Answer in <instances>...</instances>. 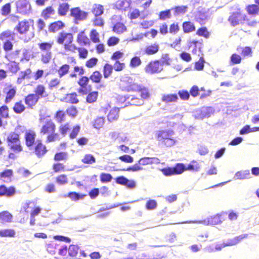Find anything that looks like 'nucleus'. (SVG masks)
Here are the masks:
<instances>
[{"label": "nucleus", "instance_id": "obj_1", "mask_svg": "<svg viewBox=\"0 0 259 259\" xmlns=\"http://www.w3.org/2000/svg\"><path fill=\"white\" fill-rule=\"evenodd\" d=\"M199 169L200 166L198 162L193 160L187 166L182 163H178L174 167H167L162 168L161 171L164 176H170L181 174L186 170L198 171Z\"/></svg>", "mask_w": 259, "mask_h": 259}, {"label": "nucleus", "instance_id": "obj_2", "mask_svg": "<svg viewBox=\"0 0 259 259\" xmlns=\"http://www.w3.org/2000/svg\"><path fill=\"white\" fill-rule=\"evenodd\" d=\"M174 135V132L171 130L160 131L157 133V138L160 144L171 147L176 143L173 139Z\"/></svg>", "mask_w": 259, "mask_h": 259}, {"label": "nucleus", "instance_id": "obj_3", "mask_svg": "<svg viewBox=\"0 0 259 259\" xmlns=\"http://www.w3.org/2000/svg\"><path fill=\"white\" fill-rule=\"evenodd\" d=\"M8 146L15 152H19L22 150L19 140V135L15 133H11L7 137Z\"/></svg>", "mask_w": 259, "mask_h": 259}, {"label": "nucleus", "instance_id": "obj_4", "mask_svg": "<svg viewBox=\"0 0 259 259\" xmlns=\"http://www.w3.org/2000/svg\"><path fill=\"white\" fill-rule=\"evenodd\" d=\"M214 112V109L212 107H202L195 110L193 112V116L198 119H203L208 118Z\"/></svg>", "mask_w": 259, "mask_h": 259}, {"label": "nucleus", "instance_id": "obj_5", "mask_svg": "<svg viewBox=\"0 0 259 259\" xmlns=\"http://www.w3.org/2000/svg\"><path fill=\"white\" fill-rule=\"evenodd\" d=\"M70 11V15L74 18V23L76 24H78L79 21L85 20L88 15V12L82 11L79 7L71 8Z\"/></svg>", "mask_w": 259, "mask_h": 259}, {"label": "nucleus", "instance_id": "obj_6", "mask_svg": "<svg viewBox=\"0 0 259 259\" xmlns=\"http://www.w3.org/2000/svg\"><path fill=\"white\" fill-rule=\"evenodd\" d=\"M118 102H121V106L119 108H123L128 105L140 106L144 104V98H116Z\"/></svg>", "mask_w": 259, "mask_h": 259}, {"label": "nucleus", "instance_id": "obj_7", "mask_svg": "<svg viewBox=\"0 0 259 259\" xmlns=\"http://www.w3.org/2000/svg\"><path fill=\"white\" fill-rule=\"evenodd\" d=\"M160 61L158 60L150 62L145 68V72L151 74L159 73L163 70Z\"/></svg>", "mask_w": 259, "mask_h": 259}, {"label": "nucleus", "instance_id": "obj_8", "mask_svg": "<svg viewBox=\"0 0 259 259\" xmlns=\"http://www.w3.org/2000/svg\"><path fill=\"white\" fill-rule=\"evenodd\" d=\"M247 16L245 15H242L240 12L233 13L228 19L232 26L235 27L239 24H243V21H248Z\"/></svg>", "mask_w": 259, "mask_h": 259}, {"label": "nucleus", "instance_id": "obj_9", "mask_svg": "<svg viewBox=\"0 0 259 259\" xmlns=\"http://www.w3.org/2000/svg\"><path fill=\"white\" fill-rule=\"evenodd\" d=\"M17 11L18 13L26 15L30 13L31 6L29 2L27 0H19L16 2Z\"/></svg>", "mask_w": 259, "mask_h": 259}, {"label": "nucleus", "instance_id": "obj_10", "mask_svg": "<svg viewBox=\"0 0 259 259\" xmlns=\"http://www.w3.org/2000/svg\"><path fill=\"white\" fill-rule=\"evenodd\" d=\"M33 20L31 19L29 21L24 20L19 22L14 30L20 34H24L28 31L30 24L33 25Z\"/></svg>", "mask_w": 259, "mask_h": 259}, {"label": "nucleus", "instance_id": "obj_11", "mask_svg": "<svg viewBox=\"0 0 259 259\" xmlns=\"http://www.w3.org/2000/svg\"><path fill=\"white\" fill-rule=\"evenodd\" d=\"M130 90L140 93L141 97H150L151 95L149 88L142 84L137 83L136 85H133L131 87Z\"/></svg>", "mask_w": 259, "mask_h": 259}, {"label": "nucleus", "instance_id": "obj_12", "mask_svg": "<svg viewBox=\"0 0 259 259\" xmlns=\"http://www.w3.org/2000/svg\"><path fill=\"white\" fill-rule=\"evenodd\" d=\"M208 19V13L205 9L199 10L195 16V19L196 22L203 25L206 23Z\"/></svg>", "mask_w": 259, "mask_h": 259}, {"label": "nucleus", "instance_id": "obj_13", "mask_svg": "<svg viewBox=\"0 0 259 259\" xmlns=\"http://www.w3.org/2000/svg\"><path fill=\"white\" fill-rule=\"evenodd\" d=\"M55 129V124L50 119H47L45 124H44L40 131L43 134H50L54 133Z\"/></svg>", "mask_w": 259, "mask_h": 259}, {"label": "nucleus", "instance_id": "obj_14", "mask_svg": "<svg viewBox=\"0 0 259 259\" xmlns=\"http://www.w3.org/2000/svg\"><path fill=\"white\" fill-rule=\"evenodd\" d=\"M16 193V189L14 187H6L4 185L0 186V196H6L10 197L14 196Z\"/></svg>", "mask_w": 259, "mask_h": 259}, {"label": "nucleus", "instance_id": "obj_15", "mask_svg": "<svg viewBox=\"0 0 259 259\" xmlns=\"http://www.w3.org/2000/svg\"><path fill=\"white\" fill-rule=\"evenodd\" d=\"M120 81L123 84L126 85L124 88L127 92L133 91V90H130L131 87L133 85L137 84V83H134V80L132 77L126 75L121 77Z\"/></svg>", "mask_w": 259, "mask_h": 259}, {"label": "nucleus", "instance_id": "obj_16", "mask_svg": "<svg viewBox=\"0 0 259 259\" xmlns=\"http://www.w3.org/2000/svg\"><path fill=\"white\" fill-rule=\"evenodd\" d=\"M221 215L218 214L216 215L213 217H211L210 218H207V219L199 221V223H202L206 225H214L220 224L222 222L220 218Z\"/></svg>", "mask_w": 259, "mask_h": 259}, {"label": "nucleus", "instance_id": "obj_17", "mask_svg": "<svg viewBox=\"0 0 259 259\" xmlns=\"http://www.w3.org/2000/svg\"><path fill=\"white\" fill-rule=\"evenodd\" d=\"M247 236V234H244L236 236L232 239H229L227 240L226 243H223V247L235 245L240 242L243 239L246 238Z\"/></svg>", "mask_w": 259, "mask_h": 259}, {"label": "nucleus", "instance_id": "obj_18", "mask_svg": "<svg viewBox=\"0 0 259 259\" xmlns=\"http://www.w3.org/2000/svg\"><path fill=\"white\" fill-rule=\"evenodd\" d=\"M159 50V46L157 44L146 46L144 49V54L147 55H152L156 54Z\"/></svg>", "mask_w": 259, "mask_h": 259}, {"label": "nucleus", "instance_id": "obj_19", "mask_svg": "<svg viewBox=\"0 0 259 259\" xmlns=\"http://www.w3.org/2000/svg\"><path fill=\"white\" fill-rule=\"evenodd\" d=\"M65 27L64 23L61 21H58L51 23L49 26V31L51 32H55Z\"/></svg>", "mask_w": 259, "mask_h": 259}, {"label": "nucleus", "instance_id": "obj_20", "mask_svg": "<svg viewBox=\"0 0 259 259\" xmlns=\"http://www.w3.org/2000/svg\"><path fill=\"white\" fill-rule=\"evenodd\" d=\"M47 151L46 147L43 145L41 142H38L35 147V153L37 156L40 157L44 156Z\"/></svg>", "mask_w": 259, "mask_h": 259}, {"label": "nucleus", "instance_id": "obj_21", "mask_svg": "<svg viewBox=\"0 0 259 259\" xmlns=\"http://www.w3.org/2000/svg\"><path fill=\"white\" fill-rule=\"evenodd\" d=\"M182 28L185 33H189L195 30V26L191 21H185L182 24Z\"/></svg>", "mask_w": 259, "mask_h": 259}, {"label": "nucleus", "instance_id": "obj_22", "mask_svg": "<svg viewBox=\"0 0 259 259\" xmlns=\"http://www.w3.org/2000/svg\"><path fill=\"white\" fill-rule=\"evenodd\" d=\"M188 9V7L187 6H178L172 8L171 10H174V15L175 16H177L181 14L183 15L185 14L187 12Z\"/></svg>", "mask_w": 259, "mask_h": 259}, {"label": "nucleus", "instance_id": "obj_23", "mask_svg": "<svg viewBox=\"0 0 259 259\" xmlns=\"http://www.w3.org/2000/svg\"><path fill=\"white\" fill-rule=\"evenodd\" d=\"M16 33L10 30L3 31L0 34V39L4 40L6 38H9L11 40H14Z\"/></svg>", "mask_w": 259, "mask_h": 259}, {"label": "nucleus", "instance_id": "obj_24", "mask_svg": "<svg viewBox=\"0 0 259 259\" xmlns=\"http://www.w3.org/2000/svg\"><path fill=\"white\" fill-rule=\"evenodd\" d=\"M70 5L66 3L60 4L59 6L58 14L59 16H65L69 10Z\"/></svg>", "mask_w": 259, "mask_h": 259}, {"label": "nucleus", "instance_id": "obj_25", "mask_svg": "<svg viewBox=\"0 0 259 259\" xmlns=\"http://www.w3.org/2000/svg\"><path fill=\"white\" fill-rule=\"evenodd\" d=\"M35 134L33 132L27 133L25 135L26 145L30 147L32 146L34 142Z\"/></svg>", "mask_w": 259, "mask_h": 259}, {"label": "nucleus", "instance_id": "obj_26", "mask_svg": "<svg viewBox=\"0 0 259 259\" xmlns=\"http://www.w3.org/2000/svg\"><path fill=\"white\" fill-rule=\"evenodd\" d=\"M3 92L6 94V97H14L16 95V89L15 87L9 85L4 88Z\"/></svg>", "mask_w": 259, "mask_h": 259}, {"label": "nucleus", "instance_id": "obj_27", "mask_svg": "<svg viewBox=\"0 0 259 259\" xmlns=\"http://www.w3.org/2000/svg\"><path fill=\"white\" fill-rule=\"evenodd\" d=\"M55 13V10L52 7H48L42 11L41 16L45 20H48L50 18V16L54 15Z\"/></svg>", "mask_w": 259, "mask_h": 259}, {"label": "nucleus", "instance_id": "obj_28", "mask_svg": "<svg viewBox=\"0 0 259 259\" xmlns=\"http://www.w3.org/2000/svg\"><path fill=\"white\" fill-rule=\"evenodd\" d=\"M250 173L249 170H246L243 171H240L237 172L234 176L235 179H245L250 178Z\"/></svg>", "mask_w": 259, "mask_h": 259}, {"label": "nucleus", "instance_id": "obj_29", "mask_svg": "<svg viewBox=\"0 0 259 259\" xmlns=\"http://www.w3.org/2000/svg\"><path fill=\"white\" fill-rule=\"evenodd\" d=\"M13 215L8 211L0 212V221L3 222H11Z\"/></svg>", "mask_w": 259, "mask_h": 259}, {"label": "nucleus", "instance_id": "obj_30", "mask_svg": "<svg viewBox=\"0 0 259 259\" xmlns=\"http://www.w3.org/2000/svg\"><path fill=\"white\" fill-rule=\"evenodd\" d=\"M112 30L118 34H121L126 31V28L123 23L118 22L113 26Z\"/></svg>", "mask_w": 259, "mask_h": 259}, {"label": "nucleus", "instance_id": "obj_31", "mask_svg": "<svg viewBox=\"0 0 259 259\" xmlns=\"http://www.w3.org/2000/svg\"><path fill=\"white\" fill-rule=\"evenodd\" d=\"M246 11L249 15H255L258 14L259 7L255 4L250 5L247 6Z\"/></svg>", "mask_w": 259, "mask_h": 259}, {"label": "nucleus", "instance_id": "obj_32", "mask_svg": "<svg viewBox=\"0 0 259 259\" xmlns=\"http://www.w3.org/2000/svg\"><path fill=\"white\" fill-rule=\"evenodd\" d=\"M13 171L12 169H6L0 173V178L3 180L4 181L10 180L11 177L13 176Z\"/></svg>", "mask_w": 259, "mask_h": 259}, {"label": "nucleus", "instance_id": "obj_33", "mask_svg": "<svg viewBox=\"0 0 259 259\" xmlns=\"http://www.w3.org/2000/svg\"><path fill=\"white\" fill-rule=\"evenodd\" d=\"M77 41L79 44L84 45H87L89 42V38L84 34L83 31H81L78 34Z\"/></svg>", "mask_w": 259, "mask_h": 259}, {"label": "nucleus", "instance_id": "obj_34", "mask_svg": "<svg viewBox=\"0 0 259 259\" xmlns=\"http://www.w3.org/2000/svg\"><path fill=\"white\" fill-rule=\"evenodd\" d=\"M113 67L111 65L106 63L103 68V75L105 78H107L112 73Z\"/></svg>", "mask_w": 259, "mask_h": 259}, {"label": "nucleus", "instance_id": "obj_35", "mask_svg": "<svg viewBox=\"0 0 259 259\" xmlns=\"http://www.w3.org/2000/svg\"><path fill=\"white\" fill-rule=\"evenodd\" d=\"M102 77V74L99 71H94L93 74L90 76L89 79H91L93 82L99 83Z\"/></svg>", "mask_w": 259, "mask_h": 259}, {"label": "nucleus", "instance_id": "obj_36", "mask_svg": "<svg viewBox=\"0 0 259 259\" xmlns=\"http://www.w3.org/2000/svg\"><path fill=\"white\" fill-rule=\"evenodd\" d=\"M85 196V195L81 194L75 192H69L67 194V196L73 201H77L79 199H83Z\"/></svg>", "mask_w": 259, "mask_h": 259}, {"label": "nucleus", "instance_id": "obj_37", "mask_svg": "<svg viewBox=\"0 0 259 259\" xmlns=\"http://www.w3.org/2000/svg\"><path fill=\"white\" fill-rule=\"evenodd\" d=\"M15 232L12 229H4L0 230V236L1 237H14Z\"/></svg>", "mask_w": 259, "mask_h": 259}, {"label": "nucleus", "instance_id": "obj_38", "mask_svg": "<svg viewBox=\"0 0 259 259\" xmlns=\"http://www.w3.org/2000/svg\"><path fill=\"white\" fill-rule=\"evenodd\" d=\"M196 34L200 36H203L206 38H208L209 36V33L206 27H202L199 28L197 30Z\"/></svg>", "mask_w": 259, "mask_h": 259}, {"label": "nucleus", "instance_id": "obj_39", "mask_svg": "<svg viewBox=\"0 0 259 259\" xmlns=\"http://www.w3.org/2000/svg\"><path fill=\"white\" fill-rule=\"evenodd\" d=\"M10 71L13 73H16L20 69L19 66V63L15 61H12L11 63L8 64L7 65Z\"/></svg>", "mask_w": 259, "mask_h": 259}, {"label": "nucleus", "instance_id": "obj_40", "mask_svg": "<svg viewBox=\"0 0 259 259\" xmlns=\"http://www.w3.org/2000/svg\"><path fill=\"white\" fill-rule=\"evenodd\" d=\"M241 57L239 55L236 53L233 54L230 57V64L231 65L239 64L241 62Z\"/></svg>", "mask_w": 259, "mask_h": 259}, {"label": "nucleus", "instance_id": "obj_41", "mask_svg": "<svg viewBox=\"0 0 259 259\" xmlns=\"http://www.w3.org/2000/svg\"><path fill=\"white\" fill-rule=\"evenodd\" d=\"M103 7L101 5H95V7L93 10V13L96 17L101 16L103 13Z\"/></svg>", "mask_w": 259, "mask_h": 259}, {"label": "nucleus", "instance_id": "obj_42", "mask_svg": "<svg viewBox=\"0 0 259 259\" xmlns=\"http://www.w3.org/2000/svg\"><path fill=\"white\" fill-rule=\"evenodd\" d=\"M69 68L70 66L68 64H64L62 66H61L58 71L59 76L60 77H62V76L66 74L68 72Z\"/></svg>", "mask_w": 259, "mask_h": 259}, {"label": "nucleus", "instance_id": "obj_43", "mask_svg": "<svg viewBox=\"0 0 259 259\" xmlns=\"http://www.w3.org/2000/svg\"><path fill=\"white\" fill-rule=\"evenodd\" d=\"M91 40L94 43H97L100 41L99 34L95 29H92L90 34Z\"/></svg>", "mask_w": 259, "mask_h": 259}, {"label": "nucleus", "instance_id": "obj_44", "mask_svg": "<svg viewBox=\"0 0 259 259\" xmlns=\"http://www.w3.org/2000/svg\"><path fill=\"white\" fill-rule=\"evenodd\" d=\"M204 63L205 60L204 58L202 57H200L199 60L195 63V69L198 71L202 70L204 68Z\"/></svg>", "mask_w": 259, "mask_h": 259}, {"label": "nucleus", "instance_id": "obj_45", "mask_svg": "<svg viewBox=\"0 0 259 259\" xmlns=\"http://www.w3.org/2000/svg\"><path fill=\"white\" fill-rule=\"evenodd\" d=\"M25 109V106L21 103V102H18L15 103L13 110L16 113L20 114L22 113Z\"/></svg>", "mask_w": 259, "mask_h": 259}, {"label": "nucleus", "instance_id": "obj_46", "mask_svg": "<svg viewBox=\"0 0 259 259\" xmlns=\"http://www.w3.org/2000/svg\"><path fill=\"white\" fill-rule=\"evenodd\" d=\"M100 181L102 183H108L111 181L112 176L110 174L102 173L100 176Z\"/></svg>", "mask_w": 259, "mask_h": 259}, {"label": "nucleus", "instance_id": "obj_47", "mask_svg": "<svg viewBox=\"0 0 259 259\" xmlns=\"http://www.w3.org/2000/svg\"><path fill=\"white\" fill-rule=\"evenodd\" d=\"M142 63V61L138 56H135L133 57L130 62V66L133 68H135L139 65H140Z\"/></svg>", "mask_w": 259, "mask_h": 259}, {"label": "nucleus", "instance_id": "obj_48", "mask_svg": "<svg viewBox=\"0 0 259 259\" xmlns=\"http://www.w3.org/2000/svg\"><path fill=\"white\" fill-rule=\"evenodd\" d=\"M82 161L84 163L92 164L96 162L95 157L92 154H86L82 159Z\"/></svg>", "mask_w": 259, "mask_h": 259}, {"label": "nucleus", "instance_id": "obj_49", "mask_svg": "<svg viewBox=\"0 0 259 259\" xmlns=\"http://www.w3.org/2000/svg\"><path fill=\"white\" fill-rule=\"evenodd\" d=\"M159 61H160V64L163 67L164 64L169 65L170 64L171 59L169 57V55L168 54H163L162 55L161 59Z\"/></svg>", "mask_w": 259, "mask_h": 259}, {"label": "nucleus", "instance_id": "obj_50", "mask_svg": "<svg viewBox=\"0 0 259 259\" xmlns=\"http://www.w3.org/2000/svg\"><path fill=\"white\" fill-rule=\"evenodd\" d=\"M171 17L170 10H166L165 11H161L159 14V19L164 20L167 18H170Z\"/></svg>", "mask_w": 259, "mask_h": 259}, {"label": "nucleus", "instance_id": "obj_51", "mask_svg": "<svg viewBox=\"0 0 259 259\" xmlns=\"http://www.w3.org/2000/svg\"><path fill=\"white\" fill-rule=\"evenodd\" d=\"M201 40L202 41V39ZM192 45H194L195 48H198L199 51L201 52V49L203 46L202 42L195 40H190L188 43L189 47L190 48Z\"/></svg>", "mask_w": 259, "mask_h": 259}, {"label": "nucleus", "instance_id": "obj_52", "mask_svg": "<svg viewBox=\"0 0 259 259\" xmlns=\"http://www.w3.org/2000/svg\"><path fill=\"white\" fill-rule=\"evenodd\" d=\"M78 247L76 245H71L68 248V253L71 256H75L78 253Z\"/></svg>", "mask_w": 259, "mask_h": 259}, {"label": "nucleus", "instance_id": "obj_53", "mask_svg": "<svg viewBox=\"0 0 259 259\" xmlns=\"http://www.w3.org/2000/svg\"><path fill=\"white\" fill-rule=\"evenodd\" d=\"M11 12V4L7 3L4 5L1 9L2 15L5 16L8 15Z\"/></svg>", "mask_w": 259, "mask_h": 259}, {"label": "nucleus", "instance_id": "obj_54", "mask_svg": "<svg viewBox=\"0 0 259 259\" xmlns=\"http://www.w3.org/2000/svg\"><path fill=\"white\" fill-rule=\"evenodd\" d=\"M119 38L115 36L110 37L107 40V45L112 47L116 45L119 42Z\"/></svg>", "mask_w": 259, "mask_h": 259}, {"label": "nucleus", "instance_id": "obj_55", "mask_svg": "<svg viewBox=\"0 0 259 259\" xmlns=\"http://www.w3.org/2000/svg\"><path fill=\"white\" fill-rule=\"evenodd\" d=\"M104 118L102 117L97 118L95 120L93 126L96 128H100L101 127L104 123Z\"/></svg>", "mask_w": 259, "mask_h": 259}, {"label": "nucleus", "instance_id": "obj_56", "mask_svg": "<svg viewBox=\"0 0 259 259\" xmlns=\"http://www.w3.org/2000/svg\"><path fill=\"white\" fill-rule=\"evenodd\" d=\"M91 91V85H89L87 87H80L78 89V93H80L81 95H87Z\"/></svg>", "mask_w": 259, "mask_h": 259}, {"label": "nucleus", "instance_id": "obj_57", "mask_svg": "<svg viewBox=\"0 0 259 259\" xmlns=\"http://www.w3.org/2000/svg\"><path fill=\"white\" fill-rule=\"evenodd\" d=\"M38 46L41 51H46L47 52H50V50L52 48V45L47 42L39 43Z\"/></svg>", "mask_w": 259, "mask_h": 259}, {"label": "nucleus", "instance_id": "obj_58", "mask_svg": "<svg viewBox=\"0 0 259 259\" xmlns=\"http://www.w3.org/2000/svg\"><path fill=\"white\" fill-rule=\"evenodd\" d=\"M89 78L87 76H82L78 81V84L80 87H87L89 86L88 83L89 82Z\"/></svg>", "mask_w": 259, "mask_h": 259}, {"label": "nucleus", "instance_id": "obj_59", "mask_svg": "<svg viewBox=\"0 0 259 259\" xmlns=\"http://www.w3.org/2000/svg\"><path fill=\"white\" fill-rule=\"evenodd\" d=\"M56 182L60 185H65L68 183V180L65 175H61L56 178Z\"/></svg>", "mask_w": 259, "mask_h": 259}, {"label": "nucleus", "instance_id": "obj_60", "mask_svg": "<svg viewBox=\"0 0 259 259\" xmlns=\"http://www.w3.org/2000/svg\"><path fill=\"white\" fill-rule=\"evenodd\" d=\"M67 157V154L65 152H58L56 153L55 157H54V160L55 161H60L62 160L66 159Z\"/></svg>", "mask_w": 259, "mask_h": 259}, {"label": "nucleus", "instance_id": "obj_61", "mask_svg": "<svg viewBox=\"0 0 259 259\" xmlns=\"http://www.w3.org/2000/svg\"><path fill=\"white\" fill-rule=\"evenodd\" d=\"M13 44L10 40H7L4 42L3 49L6 52H9L13 49Z\"/></svg>", "mask_w": 259, "mask_h": 259}, {"label": "nucleus", "instance_id": "obj_62", "mask_svg": "<svg viewBox=\"0 0 259 259\" xmlns=\"http://www.w3.org/2000/svg\"><path fill=\"white\" fill-rule=\"evenodd\" d=\"M98 61L97 58L93 57L86 62L85 66L88 68H92L97 64Z\"/></svg>", "mask_w": 259, "mask_h": 259}, {"label": "nucleus", "instance_id": "obj_63", "mask_svg": "<svg viewBox=\"0 0 259 259\" xmlns=\"http://www.w3.org/2000/svg\"><path fill=\"white\" fill-rule=\"evenodd\" d=\"M39 98H25V103L29 107L35 105Z\"/></svg>", "mask_w": 259, "mask_h": 259}, {"label": "nucleus", "instance_id": "obj_64", "mask_svg": "<svg viewBox=\"0 0 259 259\" xmlns=\"http://www.w3.org/2000/svg\"><path fill=\"white\" fill-rule=\"evenodd\" d=\"M199 91L198 87L195 85L191 88L189 93L193 97H196L199 95Z\"/></svg>", "mask_w": 259, "mask_h": 259}]
</instances>
